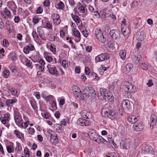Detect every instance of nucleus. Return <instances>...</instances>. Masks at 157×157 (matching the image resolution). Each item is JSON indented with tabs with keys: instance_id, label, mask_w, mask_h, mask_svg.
Wrapping results in <instances>:
<instances>
[{
	"instance_id": "nucleus-1",
	"label": "nucleus",
	"mask_w": 157,
	"mask_h": 157,
	"mask_svg": "<svg viewBox=\"0 0 157 157\" xmlns=\"http://www.w3.org/2000/svg\"><path fill=\"white\" fill-rule=\"evenodd\" d=\"M100 93L98 94L99 98L102 101L104 99L108 101H111L113 99V96L111 93L106 89L101 88Z\"/></svg>"
},
{
	"instance_id": "nucleus-2",
	"label": "nucleus",
	"mask_w": 157,
	"mask_h": 157,
	"mask_svg": "<svg viewBox=\"0 0 157 157\" xmlns=\"http://www.w3.org/2000/svg\"><path fill=\"white\" fill-rule=\"evenodd\" d=\"M101 114L103 117H109L112 120L116 119L117 117V114L114 110L110 111L103 109L102 110Z\"/></svg>"
},
{
	"instance_id": "nucleus-3",
	"label": "nucleus",
	"mask_w": 157,
	"mask_h": 157,
	"mask_svg": "<svg viewBox=\"0 0 157 157\" xmlns=\"http://www.w3.org/2000/svg\"><path fill=\"white\" fill-rule=\"evenodd\" d=\"M86 92H85L83 94L82 99H90L94 97L96 94L95 90L92 87H87L86 88Z\"/></svg>"
},
{
	"instance_id": "nucleus-4",
	"label": "nucleus",
	"mask_w": 157,
	"mask_h": 157,
	"mask_svg": "<svg viewBox=\"0 0 157 157\" xmlns=\"http://www.w3.org/2000/svg\"><path fill=\"white\" fill-rule=\"evenodd\" d=\"M125 87L127 89V90L128 91V98H131V94L129 92L132 93H135L136 91V87L134 86L132 84L129 82H126L125 84Z\"/></svg>"
},
{
	"instance_id": "nucleus-5",
	"label": "nucleus",
	"mask_w": 157,
	"mask_h": 157,
	"mask_svg": "<svg viewBox=\"0 0 157 157\" xmlns=\"http://www.w3.org/2000/svg\"><path fill=\"white\" fill-rule=\"evenodd\" d=\"M95 34L98 40L102 43L106 41V39L103 36L101 31L100 29H97L95 31Z\"/></svg>"
},
{
	"instance_id": "nucleus-6",
	"label": "nucleus",
	"mask_w": 157,
	"mask_h": 157,
	"mask_svg": "<svg viewBox=\"0 0 157 157\" xmlns=\"http://www.w3.org/2000/svg\"><path fill=\"white\" fill-rule=\"evenodd\" d=\"M121 31L124 36H128L131 33L130 27L125 25H122Z\"/></svg>"
},
{
	"instance_id": "nucleus-7",
	"label": "nucleus",
	"mask_w": 157,
	"mask_h": 157,
	"mask_svg": "<svg viewBox=\"0 0 157 157\" xmlns=\"http://www.w3.org/2000/svg\"><path fill=\"white\" fill-rule=\"evenodd\" d=\"M109 57V54L107 53H103L95 57V60L97 62L107 60Z\"/></svg>"
},
{
	"instance_id": "nucleus-8",
	"label": "nucleus",
	"mask_w": 157,
	"mask_h": 157,
	"mask_svg": "<svg viewBox=\"0 0 157 157\" xmlns=\"http://www.w3.org/2000/svg\"><path fill=\"white\" fill-rule=\"evenodd\" d=\"M50 136V141L52 144L56 145L58 143V138L56 134L52 131H48V132Z\"/></svg>"
},
{
	"instance_id": "nucleus-9",
	"label": "nucleus",
	"mask_w": 157,
	"mask_h": 157,
	"mask_svg": "<svg viewBox=\"0 0 157 157\" xmlns=\"http://www.w3.org/2000/svg\"><path fill=\"white\" fill-rule=\"evenodd\" d=\"M109 35L113 39L116 40L119 39L120 37V33L117 30H111L110 31Z\"/></svg>"
},
{
	"instance_id": "nucleus-10",
	"label": "nucleus",
	"mask_w": 157,
	"mask_h": 157,
	"mask_svg": "<svg viewBox=\"0 0 157 157\" xmlns=\"http://www.w3.org/2000/svg\"><path fill=\"white\" fill-rule=\"evenodd\" d=\"M77 122L78 124L82 126H89L90 124L89 121L82 118H79Z\"/></svg>"
},
{
	"instance_id": "nucleus-11",
	"label": "nucleus",
	"mask_w": 157,
	"mask_h": 157,
	"mask_svg": "<svg viewBox=\"0 0 157 157\" xmlns=\"http://www.w3.org/2000/svg\"><path fill=\"white\" fill-rule=\"evenodd\" d=\"M152 150V148L150 146L146 145H142L141 147V153L144 154L150 153Z\"/></svg>"
},
{
	"instance_id": "nucleus-12",
	"label": "nucleus",
	"mask_w": 157,
	"mask_h": 157,
	"mask_svg": "<svg viewBox=\"0 0 157 157\" xmlns=\"http://www.w3.org/2000/svg\"><path fill=\"white\" fill-rule=\"evenodd\" d=\"M144 128V125L141 122L134 124L132 126L133 130L137 132L141 131L143 130Z\"/></svg>"
},
{
	"instance_id": "nucleus-13",
	"label": "nucleus",
	"mask_w": 157,
	"mask_h": 157,
	"mask_svg": "<svg viewBox=\"0 0 157 157\" xmlns=\"http://www.w3.org/2000/svg\"><path fill=\"white\" fill-rule=\"evenodd\" d=\"M47 68L51 74L56 76H58L59 75L58 72L55 67H52L51 65H48L47 66Z\"/></svg>"
},
{
	"instance_id": "nucleus-14",
	"label": "nucleus",
	"mask_w": 157,
	"mask_h": 157,
	"mask_svg": "<svg viewBox=\"0 0 157 157\" xmlns=\"http://www.w3.org/2000/svg\"><path fill=\"white\" fill-rule=\"evenodd\" d=\"M82 117L84 118L87 119H91L92 118V115L91 113L87 110H83L80 113Z\"/></svg>"
},
{
	"instance_id": "nucleus-15",
	"label": "nucleus",
	"mask_w": 157,
	"mask_h": 157,
	"mask_svg": "<svg viewBox=\"0 0 157 157\" xmlns=\"http://www.w3.org/2000/svg\"><path fill=\"white\" fill-rule=\"evenodd\" d=\"M59 16L57 13H53L52 16V18L53 20L54 23L56 25H59L60 22Z\"/></svg>"
},
{
	"instance_id": "nucleus-16",
	"label": "nucleus",
	"mask_w": 157,
	"mask_h": 157,
	"mask_svg": "<svg viewBox=\"0 0 157 157\" xmlns=\"http://www.w3.org/2000/svg\"><path fill=\"white\" fill-rule=\"evenodd\" d=\"M1 15L2 17L4 18L6 17L10 18L11 17V13L7 7H6Z\"/></svg>"
},
{
	"instance_id": "nucleus-17",
	"label": "nucleus",
	"mask_w": 157,
	"mask_h": 157,
	"mask_svg": "<svg viewBox=\"0 0 157 157\" xmlns=\"http://www.w3.org/2000/svg\"><path fill=\"white\" fill-rule=\"evenodd\" d=\"M75 89H76V90H74V94L76 98L78 99H79L80 98L83 99V95L82 96L81 93V91L80 89L77 86L75 87Z\"/></svg>"
},
{
	"instance_id": "nucleus-18",
	"label": "nucleus",
	"mask_w": 157,
	"mask_h": 157,
	"mask_svg": "<svg viewBox=\"0 0 157 157\" xmlns=\"http://www.w3.org/2000/svg\"><path fill=\"white\" fill-rule=\"evenodd\" d=\"M150 126L151 127L152 126V128H153V126H154L156 124L157 121V116L154 114H152L150 118Z\"/></svg>"
},
{
	"instance_id": "nucleus-19",
	"label": "nucleus",
	"mask_w": 157,
	"mask_h": 157,
	"mask_svg": "<svg viewBox=\"0 0 157 157\" xmlns=\"http://www.w3.org/2000/svg\"><path fill=\"white\" fill-rule=\"evenodd\" d=\"M141 58V56L138 54H133L131 56L132 60L136 63H138Z\"/></svg>"
},
{
	"instance_id": "nucleus-20",
	"label": "nucleus",
	"mask_w": 157,
	"mask_h": 157,
	"mask_svg": "<svg viewBox=\"0 0 157 157\" xmlns=\"http://www.w3.org/2000/svg\"><path fill=\"white\" fill-rule=\"evenodd\" d=\"M93 141L96 142L99 144H105V143H107V141L105 140L101 136L98 135L94 140Z\"/></svg>"
},
{
	"instance_id": "nucleus-21",
	"label": "nucleus",
	"mask_w": 157,
	"mask_h": 157,
	"mask_svg": "<svg viewBox=\"0 0 157 157\" xmlns=\"http://www.w3.org/2000/svg\"><path fill=\"white\" fill-rule=\"evenodd\" d=\"M10 115L8 113H6L4 115V117H1V121L2 124H5L9 122L10 119Z\"/></svg>"
},
{
	"instance_id": "nucleus-22",
	"label": "nucleus",
	"mask_w": 157,
	"mask_h": 157,
	"mask_svg": "<svg viewBox=\"0 0 157 157\" xmlns=\"http://www.w3.org/2000/svg\"><path fill=\"white\" fill-rule=\"evenodd\" d=\"M122 108L125 110L128 109L130 108V103L128 100H124L121 103Z\"/></svg>"
},
{
	"instance_id": "nucleus-23",
	"label": "nucleus",
	"mask_w": 157,
	"mask_h": 157,
	"mask_svg": "<svg viewBox=\"0 0 157 157\" xmlns=\"http://www.w3.org/2000/svg\"><path fill=\"white\" fill-rule=\"evenodd\" d=\"M35 49L34 46L32 44H29L24 48L23 52L25 54H28L30 51H33Z\"/></svg>"
},
{
	"instance_id": "nucleus-24",
	"label": "nucleus",
	"mask_w": 157,
	"mask_h": 157,
	"mask_svg": "<svg viewBox=\"0 0 157 157\" xmlns=\"http://www.w3.org/2000/svg\"><path fill=\"white\" fill-rule=\"evenodd\" d=\"M88 134L90 139L93 140V141L98 135V133L94 130L89 131Z\"/></svg>"
},
{
	"instance_id": "nucleus-25",
	"label": "nucleus",
	"mask_w": 157,
	"mask_h": 157,
	"mask_svg": "<svg viewBox=\"0 0 157 157\" xmlns=\"http://www.w3.org/2000/svg\"><path fill=\"white\" fill-rule=\"evenodd\" d=\"M8 6L9 9L13 11L16 12L17 8L15 2L13 1H10L8 3Z\"/></svg>"
},
{
	"instance_id": "nucleus-26",
	"label": "nucleus",
	"mask_w": 157,
	"mask_h": 157,
	"mask_svg": "<svg viewBox=\"0 0 157 157\" xmlns=\"http://www.w3.org/2000/svg\"><path fill=\"white\" fill-rule=\"evenodd\" d=\"M13 134L18 139H21V138L24 137V134L18 130L16 129L13 131Z\"/></svg>"
},
{
	"instance_id": "nucleus-27",
	"label": "nucleus",
	"mask_w": 157,
	"mask_h": 157,
	"mask_svg": "<svg viewBox=\"0 0 157 157\" xmlns=\"http://www.w3.org/2000/svg\"><path fill=\"white\" fill-rule=\"evenodd\" d=\"M14 119L16 124L18 126H19L20 125L22 124L23 121L21 117V115L17 117H14Z\"/></svg>"
},
{
	"instance_id": "nucleus-28",
	"label": "nucleus",
	"mask_w": 157,
	"mask_h": 157,
	"mask_svg": "<svg viewBox=\"0 0 157 157\" xmlns=\"http://www.w3.org/2000/svg\"><path fill=\"white\" fill-rule=\"evenodd\" d=\"M128 121L131 124H134L138 121L137 118L134 115L129 116L128 118Z\"/></svg>"
},
{
	"instance_id": "nucleus-29",
	"label": "nucleus",
	"mask_w": 157,
	"mask_h": 157,
	"mask_svg": "<svg viewBox=\"0 0 157 157\" xmlns=\"http://www.w3.org/2000/svg\"><path fill=\"white\" fill-rule=\"evenodd\" d=\"M17 99L14 98L12 99H8L7 100L6 103L8 106H11L13 105L17 102Z\"/></svg>"
},
{
	"instance_id": "nucleus-30",
	"label": "nucleus",
	"mask_w": 157,
	"mask_h": 157,
	"mask_svg": "<svg viewBox=\"0 0 157 157\" xmlns=\"http://www.w3.org/2000/svg\"><path fill=\"white\" fill-rule=\"evenodd\" d=\"M73 34H74L77 38L76 40V42H78L80 41L81 40V36L80 33L78 30H73Z\"/></svg>"
},
{
	"instance_id": "nucleus-31",
	"label": "nucleus",
	"mask_w": 157,
	"mask_h": 157,
	"mask_svg": "<svg viewBox=\"0 0 157 157\" xmlns=\"http://www.w3.org/2000/svg\"><path fill=\"white\" fill-rule=\"evenodd\" d=\"M144 35L142 32H139L137 34L136 39L139 41L143 40L144 39Z\"/></svg>"
},
{
	"instance_id": "nucleus-32",
	"label": "nucleus",
	"mask_w": 157,
	"mask_h": 157,
	"mask_svg": "<svg viewBox=\"0 0 157 157\" xmlns=\"http://www.w3.org/2000/svg\"><path fill=\"white\" fill-rule=\"evenodd\" d=\"M120 146L121 148L122 149H127L129 147V144L128 143L123 141H122L120 144Z\"/></svg>"
},
{
	"instance_id": "nucleus-33",
	"label": "nucleus",
	"mask_w": 157,
	"mask_h": 157,
	"mask_svg": "<svg viewBox=\"0 0 157 157\" xmlns=\"http://www.w3.org/2000/svg\"><path fill=\"white\" fill-rule=\"evenodd\" d=\"M126 52L125 50H121L119 52V56L121 58L124 60L125 59Z\"/></svg>"
},
{
	"instance_id": "nucleus-34",
	"label": "nucleus",
	"mask_w": 157,
	"mask_h": 157,
	"mask_svg": "<svg viewBox=\"0 0 157 157\" xmlns=\"http://www.w3.org/2000/svg\"><path fill=\"white\" fill-rule=\"evenodd\" d=\"M55 100H53L52 102H50V104L51 105V107L52 108L51 109L52 110H56L57 109L56 104V102L55 101Z\"/></svg>"
},
{
	"instance_id": "nucleus-35",
	"label": "nucleus",
	"mask_w": 157,
	"mask_h": 157,
	"mask_svg": "<svg viewBox=\"0 0 157 157\" xmlns=\"http://www.w3.org/2000/svg\"><path fill=\"white\" fill-rule=\"evenodd\" d=\"M133 67V65L132 64L130 63L127 64L125 66V69L126 71L129 72Z\"/></svg>"
},
{
	"instance_id": "nucleus-36",
	"label": "nucleus",
	"mask_w": 157,
	"mask_h": 157,
	"mask_svg": "<svg viewBox=\"0 0 157 157\" xmlns=\"http://www.w3.org/2000/svg\"><path fill=\"white\" fill-rule=\"evenodd\" d=\"M109 68V67H101L99 69V74L102 75L104 71H106Z\"/></svg>"
},
{
	"instance_id": "nucleus-37",
	"label": "nucleus",
	"mask_w": 157,
	"mask_h": 157,
	"mask_svg": "<svg viewBox=\"0 0 157 157\" xmlns=\"http://www.w3.org/2000/svg\"><path fill=\"white\" fill-rule=\"evenodd\" d=\"M8 58L10 59L12 61H15L16 59L15 53L14 52L10 53L8 56Z\"/></svg>"
},
{
	"instance_id": "nucleus-38",
	"label": "nucleus",
	"mask_w": 157,
	"mask_h": 157,
	"mask_svg": "<svg viewBox=\"0 0 157 157\" xmlns=\"http://www.w3.org/2000/svg\"><path fill=\"white\" fill-rule=\"evenodd\" d=\"M10 72L9 70L5 69L4 71L3 72V76L4 78H8Z\"/></svg>"
},
{
	"instance_id": "nucleus-39",
	"label": "nucleus",
	"mask_w": 157,
	"mask_h": 157,
	"mask_svg": "<svg viewBox=\"0 0 157 157\" xmlns=\"http://www.w3.org/2000/svg\"><path fill=\"white\" fill-rule=\"evenodd\" d=\"M54 99H55V98L53 96L51 95L48 96L45 98V100L47 102L49 101V102H52L53 100Z\"/></svg>"
},
{
	"instance_id": "nucleus-40",
	"label": "nucleus",
	"mask_w": 157,
	"mask_h": 157,
	"mask_svg": "<svg viewBox=\"0 0 157 157\" xmlns=\"http://www.w3.org/2000/svg\"><path fill=\"white\" fill-rule=\"evenodd\" d=\"M29 121H25L24 123H23L22 121V124H21L19 126L21 127L22 128H26L29 125Z\"/></svg>"
},
{
	"instance_id": "nucleus-41",
	"label": "nucleus",
	"mask_w": 157,
	"mask_h": 157,
	"mask_svg": "<svg viewBox=\"0 0 157 157\" xmlns=\"http://www.w3.org/2000/svg\"><path fill=\"white\" fill-rule=\"evenodd\" d=\"M72 18L75 22L78 23H79L80 19L78 16L74 15L73 16H72Z\"/></svg>"
},
{
	"instance_id": "nucleus-42",
	"label": "nucleus",
	"mask_w": 157,
	"mask_h": 157,
	"mask_svg": "<svg viewBox=\"0 0 157 157\" xmlns=\"http://www.w3.org/2000/svg\"><path fill=\"white\" fill-rule=\"evenodd\" d=\"M3 44L4 47L7 48L9 45L8 41L6 39H4L3 40Z\"/></svg>"
},
{
	"instance_id": "nucleus-43",
	"label": "nucleus",
	"mask_w": 157,
	"mask_h": 157,
	"mask_svg": "<svg viewBox=\"0 0 157 157\" xmlns=\"http://www.w3.org/2000/svg\"><path fill=\"white\" fill-rule=\"evenodd\" d=\"M7 150L8 152L10 153L13 151V148L11 146H8L6 147Z\"/></svg>"
},
{
	"instance_id": "nucleus-44",
	"label": "nucleus",
	"mask_w": 157,
	"mask_h": 157,
	"mask_svg": "<svg viewBox=\"0 0 157 157\" xmlns=\"http://www.w3.org/2000/svg\"><path fill=\"white\" fill-rule=\"evenodd\" d=\"M10 90L12 94L13 95L16 96L17 95V91L16 89L13 88L10 89Z\"/></svg>"
},
{
	"instance_id": "nucleus-45",
	"label": "nucleus",
	"mask_w": 157,
	"mask_h": 157,
	"mask_svg": "<svg viewBox=\"0 0 157 157\" xmlns=\"http://www.w3.org/2000/svg\"><path fill=\"white\" fill-rule=\"evenodd\" d=\"M26 65L28 67H31L32 65V63L30 62V60L26 58L25 60Z\"/></svg>"
},
{
	"instance_id": "nucleus-46",
	"label": "nucleus",
	"mask_w": 157,
	"mask_h": 157,
	"mask_svg": "<svg viewBox=\"0 0 157 157\" xmlns=\"http://www.w3.org/2000/svg\"><path fill=\"white\" fill-rule=\"evenodd\" d=\"M13 114L14 117H17L21 115L18 112V110L17 108H15L14 109Z\"/></svg>"
},
{
	"instance_id": "nucleus-47",
	"label": "nucleus",
	"mask_w": 157,
	"mask_h": 157,
	"mask_svg": "<svg viewBox=\"0 0 157 157\" xmlns=\"http://www.w3.org/2000/svg\"><path fill=\"white\" fill-rule=\"evenodd\" d=\"M58 7L60 9H63L64 7V4L62 2L60 1L58 4Z\"/></svg>"
},
{
	"instance_id": "nucleus-48",
	"label": "nucleus",
	"mask_w": 157,
	"mask_h": 157,
	"mask_svg": "<svg viewBox=\"0 0 157 157\" xmlns=\"http://www.w3.org/2000/svg\"><path fill=\"white\" fill-rule=\"evenodd\" d=\"M22 147L19 144H17V146L15 148V150L17 152H20L22 150Z\"/></svg>"
},
{
	"instance_id": "nucleus-49",
	"label": "nucleus",
	"mask_w": 157,
	"mask_h": 157,
	"mask_svg": "<svg viewBox=\"0 0 157 157\" xmlns=\"http://www.w3.org/2000/svg\"><path fill=\"white\" fill-rule=\"evenodd\" d=\"M91 75L94 79H96L97 80H98L99 79V77L98 76L97 74L94 72H93L91 74Z\"/></svg>"
},
{
	"instance_id": "nucleus-50",
	"label": "nucleus",
	"mask_w": 157,
	"mask_h": 157,
	"mask_svg": "<svg viewBox=\"0 0 157 157\" xmlns=\"http://www.w3.org/2000/svg\"><path fill=\"white\" fill-rule=\"evenodd\" d=\"M140 67L144 70H146L148 68L147 65L145 63H142L140 66Z\"/></svg>"
},
{
	"instance_id": "nucleus-51",
	"label": "nucleus",
	"mask_w": 157,
	"mask_h": 157,
	"mask_svg": "<svg viewBox=\"0 0 157 157\" xmlns=\"http://www.w3.org/2000/svg\"><path fill=\"white\" fill-rule=\"evenodd\" d=\"M24 153L26 157H29L30 154L28 148H26L24 149Z\"/></svg>"
},
{
	"instance_id": "nucleus-52",
	"label": "nucleus",
	"mask_w": 157,
	"mask_h": 157,
	"mask_svg": "<svg viewBox=\"0 0 157 157\" xmlns=\"http://www.w3.org/2000/svg\"><path fill=\"white\" fill-rule=\"evenodd\" d=\"M93 13H94L95 17L96 18H99L101 17L98 11H94Z\"/></svg>"
},
{
	"instance_id": "nucleus-53",
	"label": "nucleus",
	"mask_w": 157,
	"mask_h": 157,
	"mask_svg": "<svg viewBox=\"0 0 157 157\" xmlns=\"http://www.w3.org/2000/svg\"><path fill=\"white\" fill-rule=\"evenodd\" d=\"M39 21V19L38 17L36 16L34 17L33 18V21L35 24L38 23Z\"/></svg>"
},
{
	"instance_id": "nucleus-54",
	"label": "nucleus",
	"mask_w": 157,
	"mask_h": 157,
	"mask_svg": "<svg viewBox=\"0 0 157 157\" xmlns=\"http://www.w3.org/2000/svg\"><path fill=\"white\" fill-rule=\"evenodd\" d=\"M43 117L46 119H48L50 117V114L48 113H45L42 115Z\"/></svg>"
},
{
	"instance_id": "nucleus-55",
	"label": "nucleus",
	"mask_w": 157,
	"mask_h": 157,
	"mask_svg": "<svg viewBox=\"0 0 157 157\" xmlns=\"http://www.w3.org/2000/svg\"><path fill=\"white\" fill-rule=\"evenodd\" d=\"M62 66L64 68H66L67 67V64L66 60H63L62 62Z\"/></svg>"
},
{
	"instance_id": "nucleus-56",
	"label": "nucleus",
	"mask_w": 157,
	"mask_h": 157,
	"mask_svg": "<svg viewBox=\"0 0 157 157\" xmlns=\"http://www.w3.org/2000/svg\"><path fill=\"white\" fill-rule=\"evenodd\" d=\"M28 132L29 134L33 135L35 132V130L33 128H29Z\"/></svg>"
},
{
	"instance_id": "nucleus-57",
	"label": "nucleus",
	"mask_w": 157,
	"mask_h": 157,
	"mask_svg": "<svg viewBox=\"0 0 157 157\" xmlns=\"http://www.w3.org/2000/svg\"><path fill=\"white\" fill-rule=\"evenodd\" d=\"M56 38V36L53 35H51L49 37V40L52 41H54L55 40Z\"/></svg>"
},
{
	"instance_id": "nucleus-58",
	"label": "nucleus",
	"mask_w": 157,
	"mask_h": 157,
	"mask_svg": "<svg viewBox=\"0 0 157 157\" xmlns=\"http://www.w3.org/2000/svg\"><path fill=\"white\" fill-rule=\"evenodd\" d=\"M114 44V43L112 41H110L108 43V46L109 48H115Z\"/></svg>"
},
{
	"instance_id": "nucleus-59",
	"label": "nucleus",
	"mask_w": 157,
	"mask_h": 157,
	"mask_svg": "<svg viewBox=\"0 0 157 157\" xmlns=\"http://www.w3.org/2000/svg\"><path fill=\"white\" fill-rule=\"evenodd\" d=\"M37 67L39 68V70L40 71H42V72H43L44 70V68L43 67V66H41L39 64H37Z\"/></svg>"
},
{
	"instance_id": "nucleus-60",
	"label": "nucleus",
	"mask_w": 157,
	"mask_h": 157,
	"mask_svg": "<svg viewBox=\"0 0 157 157\" xmlns=\"http://www.w3.org/2000/svg\"><path fill=\"white\" fill-rule=\"evenodd\" d=\"M46 27L47 28L51 29L52 28V25L51 23L49 21H48L46 24Z\"/></svg>"
},
{
	"instance_id": "nucleus-61",
	"label": "nucleus",
	"mask_w": 157,
	"mask_h": 157,
	"mask_svg": "<svg viewBox=\"0 0 157 157\" xmlns=\"http://www.w3.org/2000/svg\"><path fill=\"white\" fill-rule=\"evenodd\" d=\"M50 50L54 54H56V48L55 47L51 45Z\"/></svg>"
},
{
	"instance_id": "nucleus-62",
	"label": "nucleus",
	"mask_w": 157,
	"mask_h": 157,
	"mask_svg": "<svg viewBox=\"0 0 157 157\" xmlns=\"http://www.w3.org/2000/svg\"><path fill=\"white\" fill-rule=\"evenodd\" d=\"M46 59L48 62H50L52 60V58L51 56H47L46 57Z\"/></svg>"
},
{
	"instance_id": "nucleus-63",
	"label": "nucleus",
	"mask_w": 157,
	"mask_h": 157,
	"mask_svg": "<svg viewBox=\"0 0 157 157\" xmlns=\"http://www.w3.org/2000/svg\"><path fill=\"white\" fill-rule=\"evenodd\" d=\"M78 10L80 12L83 13L85 12L84 7L83 6H81L78 8Z\"/></svg>"
},
{
	"instance_id": "nucleus-64",
	"label": "nucleus",
	"mask_w": 157,
	"mask_h": 157,
	"mask_svg": "<svg viewBox=\"0 0 157 157\" xmlns=\"http://www.w3.org/2000/svg\"><path fill=\"white\" fill-rule=\"evenodd\" d=\"M109 157H117L116 154L115 152H111L109 153Z\"/></svg>"
}]
</instances>
